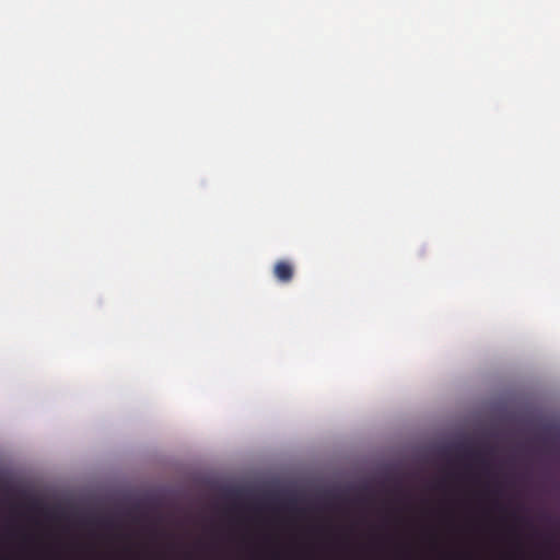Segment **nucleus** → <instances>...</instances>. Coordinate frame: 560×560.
Instances as JSON below:
<instances>
[{"label": "nucleus", "mask_w": 560, "mask_h": 560, "mask_svg": "<svg viewBox=\"0 0 560 560\" xmlns=\"http://www.w3.org/2000/svg\"><path fill=\"white\" fill-rule=\"evenodd\" d=\"M464 455L468 458H474V459H477V460H480V462H483L482 460V457L480 455L479 452H476V451H472V450H466L464 452Z\"/></svg>", "instance_id": "f03ea898"}, {"label": "nucleus", "mask_w": 560, "mask_h": 560, "mask_svg": "<svg viewBox=\"0 0 560 560\" xmlns=\"http://www.w3.org/2000/svg\"><path fill=\"white\" fill-rule=\"evenodd\" d=\"M273 276L282 283H289L294 276V268L292 264L287 260H279L275 264Z\"/></svg>", "instance_id": "f257e3e1"}]
</instances>
